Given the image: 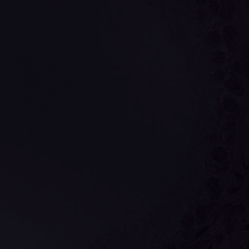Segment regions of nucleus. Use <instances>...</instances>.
Returning a JSON list of instances; mask_svg holds the SVG:
<instances>
[{
    "label": "nucleus",
    "mask_w": 249,
    "mask_h": 249,
    "mask_svg": "<svg viewBox=\"0 0 249 249\" xmlns=\"http://www.w3.org/2000/svg\"><path fill=\"white\" fill-rule=\"evenodd\" d=\"M105 126H107V125H105Z\"/></svg>",
    "instance_id": "f257e3e1"
}]
</instances>
